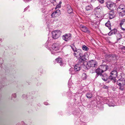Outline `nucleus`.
I'll use <instances>...</instances> for the list:
<instances>
[{"label": "nucleus", "mask_w": 125, "mask_h": 125, "mask_svg": "<svg viewBox=\"0 0 125 125\" xmlns=\"http://www.w3.org/2000/svg\"><path fill=\"white\" fill-rule=\"evenodd\" d=\"M73 54L77 59H79L78 62L79 63H83L86 59L85 55L83 54L82 51L81 50L77 49L73 53Z\"/></svg>", "instance_id": "obj_1"}, {"label": "nucleus", "mask_w": 125, "mask_h": 125, "mask_svg": "<svg viewBox=\"0 0 125 125\" xmlns=\"http://www.w3.org/2000/svg\"><path fill=\"white\" fill-rule=\"evenodd\" d=\"M48 42H47L45 43V46L51 52V53L52 54H54V53L56 52H57V51L59 50L60 45L58 43H56L53 44L52 46V51L50 49V48H49L48 46H46V45H47Z\"/></svg>", "instance_id": "obj_2"}, {"label": "nucleus", "mask_w": 125, "mask_h": 125, "mask_svg": "<svg viewBox=\"0 0 125 125\" xmlns=\"http://www.w3.org/2000/svg\"><path fill=\"white\" fill-rule=\"evenodd\" d=\"M125 76H121V78L117 82V84L119 86V89L123 91L124 90V87L122 85L125 84Z\"/></svg>", "instance_id": "obj_3"}, {"label": "nucleus", "mask_w": 125, "mask_h": 125, "mask_svg": "<svg viewBox=\"0 0 125 125\" xmlns=\"http://www.w3.org/2000/svg\"><path fill=\"white\" fill-rule=\"evenodd\" d=\"M117 75V73L116 70L112 71L110 73V75L109 77V79L112 80L113 83L115 82V78Z\"/></svg>", "instance_id": "obj_4"}, {"label": "nucleus", "mask_w": 125, "mask_h": 125, "mask_svg": "<svg viewBox=\"0 0 125 125\" xmlns=\"http://www.w3.org/2000/svg\"><path fill=\"white\" fill-rule=\"evenodd\" d=\"M97 62L94 60H91L87 62L86 67L87 69H89L91 67H95L97 66Z\"/></svg>", "instance_id": "obj_5"}, {"label": "nucleus", "mask_w": 125, "mask_h": 125, "mask_svg": "<svg viewBox=\"0 0 125 125\" xmlns=\"http://www.w3.org/2000/svg\"><path fill=\"white\" fill-rule=\"evenodd\" d=\"M61 34V31L59 30H56L52 32V38L54 39L58 38Z\"/></svg>", "instance_id": "obj_6"}, {"label": "nucleus", "mask_w": 125, "mask_h": 125, "mask_svg": "<svg viewBox=\"0 0 125 125\" xmlns=\"http://www.w3.org/2000/svg\"><path fill=\"white\" fill-rule=\"evenodd\" d=\"M61 11L59 10H57L53 12L52 14V18H54L58 17L61 14Z\"/></svg>", "instance_id": "obj_7"}, {"label": "nucleus", "mask_w": 125, "mask_h": 125, "mask_svg": "<svg viewBox=\"0 0 125 125\" xmlns=\"http://www.w3.org/2000/svg\"><path fill=\"white\" fill-rule=\"evenodd\" d=\"M71 38V35L70 33L65 34L62 36V39L66 42L69 40Z\"/></svg>", "instance_id": "obj_8"}, {"label": "nucleus", "mask_w": 125, "mask_h": 125, "mask_svg": "<svg viewBox=\"0 0 125 125\" xmlns=\"http://www.w3.org/2000/svg\"><path fill=\"white\" fill-rule=\"evenodd\" d=\"M119 25L122 30L124 31L125 30V19L121 20Z\"/></svg>", "instance_id": "obj_9"}, {"label": "nucleus", "mask_w": 125, "mask_h": 125, "mask_svg": "<svg viewBox=\"0 0 125 125\" xmlns=\"http://www.w3.org/2000/svg\"><path fill=\"white\" fill-rule=\"evenodd\" d=\"M81 29L83 31L86 32L88 33H89L90 32V31L88 30V28L85 26L81 25Z\"/></svg>", "instance_id": "obj_10"}, {"label": "nucleus", "mask_w": 125, "mask_h": 125, "mask_svg": "<svg viewBox=\"0 0 125 125\" xmlns=\"http://www.w3.org/2000/svg\"><path fill=\"white\" fill-rule=\"evenodd\" d=\"M95 72L97 73V75H96V77H97L99 75L101 76L102 73L103 72L100 67L96 70Z\"/></svg>", "instance_id": "obj_11"}, {"label": "nucleus", "mask_w": 125, "mask_h": 125, "mask_svg": "<svg viewBox=\"0 0 125 125\" xmlns=\"http://www.w3.org/2000/svg\"><path fill=\"white\" fill-rule=\"evenodd\" d=\"M117 10L119 11H125V6L123 5H120L117 8Z\"/></svg>", "instance_id": "obj_12"}, {"label": "nucleus", "mask_w": 125, "mask_h": 125, "mask_svg": "<svg viewBox=\"0 0 125 125\" xmlns=\"http://www.w3.org/2000/svg\"><path fill=\"white\" fill-rule=\"evenodd\" d=\"M102 9L101 7L98 6L94 9V11L96 13L100 14V12L101 11Z\"/></svg>", "instance_id": "obj_13"}, {"label": "nucleus", "mask_w": 125, "mask_h": 125, "mask_svg": "<svg viewBox=\"0 0 125 125\" xmlns=\"http://www.w3.org/2000/svg\"><path fill=\"white\" fill-rule=\"evenodd\" d=\"M56 62L59 63L61 66L63 65V64L62 62V58H58L56 59Z\"/></svg>", "instance_id": "obj_14"}, {"label": "nucleus", "mask_w": 125, "mask_h": 125, "mask_svg": "<svg viewBox=\"0 0 125 125\" xmlns=\"http://www.w3.org/2000/svg\"><path fill=\"white\" fill-rule=\"evenodd\" d=\"M117 32V30L115 29L110 31L108 33V35L109 36H110L112 35L115 34H116Z\"/></svg>", "instance_id": "obj_15"}, {"label": "nucleus", "mask_w": 125, "mask_h": 125, "mask_svg": "<svg viewBox=\"0 0 125 125\" xmlns=\"http://www.w3.org/2000/svg\"><path fill=\"white\" fill-rule=\"evenodd\" d=\"M100 68L104 72L106 71L107 69L108 66L106 65H102L100 67Z\"/></svg>", "instance_id": "obj_16"}, {"label": "nucleus", "mask_w": 125, "mask_h": 125, "mask_svg": "<svg viewBox=\"0 0 125 125\" xmlns=\"http://www.w3.org/2000/svg\"><path fill=\"white\" fill-rule=\"evenodd\" d=\"M81 69V67L79 64H76L75 65L74 67V70L75 71H79Z\"/></svg>", "instance_id": "obj_17"}, {"label": "nucleus", "mask_w": 125, "mask_h": 125, "mask_svg": "<svg viewBox=\"0 0 125 125\" xmlns=\"http://www.w3.org/2000/svg\"><path fill=\"white\" fill-rule=\"evenodd\" d=\"M102 78L103 80L104 81H106L108 80V76L106 74H104L103 75H102Z\"/></svg>", "instance_id": "obj_18"}, {"label": "nucleus", "mask_w": 125, "mask_h": 125, "mask_svg": "<svg viewBox=\"0 0 125 125\" xmlns=\"http://www.w3.org/2000/svg\"><path fill=\"white\" fill-rule=\"evenodd\" d=\"M85 10L86 11L91 10L93 9V6L91 5L90 4L85 7Z\"/></svg>", "instance_id": "obj_19"}, {"label": "nucleus", "mask_w": 125, "mask_h": 125, "mask_svg": "<svg viewBox=\"0 0 125 125\" xmlns=\"http://www.w3.org/2000/svg\"><path fill=\"white\" fill-rule=\"evenodd\" d=\"M115 16V14L113 11H111L109 14V17L111 19L113 18Z\"/></svg>", "instance_id": "obj_20"}, {"label": "nucleus", "mask_w": 125, "mask_h": 125, "mask_svg": "<svg viewBox=\"0 0 125 125\" xmlns=\"http://www.w3.org/2000/svg\"><path fill=\"white\" fill-rule=\"evenodd\" d=\"M67 12L69 13H72L73 11V10L71 7L69 5L67 6Z\"/></svg>", "instance_id": "obj_21"}, {"label": "nucleus", "mask_w": 125, "mask_h": 125, "mask_svg": "<svg viewBox=\"0 0 125 125\" xmlns=\"http://www.w3.org/2000/svg\"><path fill=\"white\" fill-rule=\"evenodd\" d=\"M107 57L109 58H116V55L115 54H109L107 55Z\"/></svg>", "instance_id": "obj_22"}, {"label": "nucleus", "mask_w": 125, "mask_h": 125, "mask_svg": "<svg viewBox=\"0 0 125 125\" xmlns=\"http://www.w3.org/2000/svg\"><path fill=\"white\" fill-rule=\"evenodd\" d=\"M116 37H117V41L119 40L120 39L122 38V35L121 34L119 33H118L116 34Z\"/></svg>", "instance_id": "obj_23"}, {"label": "nucleus", "mask_w": 125, "mask_h": 125, "mask_svg": "<svg viewBox=\"0 0 125 125\" xmlns=\"http://www.w3.org/2000/svg\"><path fill=\"white\" fill-rule=\"evenodd\" d=\"M113 4L110 3H108L107 4L106 6L110 10H111L112 9V7L113 6Z\"/></svg>", "instance_id": "obj_24"}, {"label": "nucleus", "mask_w": 125, "mask_h": 125, "mask_svg": "<svg viewBox=\"0 0 125 125\" xmlns=\"http://www.w3.org/2000/svg\"><path fill=\"white\" fill-rule=\"evenodd\" d=\"M105 25L108 27L110 30L111 29V28L110 27L111 25L110 22L109 21H108L106 23H105Z\"/></svg>", "instance_id": "obj_25"}, {"label": "nucleus", "mask_w": 125, "mask_h": 125, "mask_svg": "<svg viewBox=\"0 0 125 125\" xmlns=\"http://www.w3.org/2000/svg\"><path fill=\"white\" fill-rule=\"evenodd\" d=\"M86 95L87 98L89 99H90L92 97V95L91 93H87Z\"/></svg>", "instance_id": "obj_26"}, {"label": "nucleus", "mask_w": 125, "mask_h": 125, "mask_svg": "<svg viewBox=\"0 0 125 125\" xmlns=\"http://www.w3.org/2000/svg\"><path fill=\"white\" fill-rule=\"evenodd\" d=\"M69 71L70 72V73L71 74H73L75 73L74 70H73V68H70Z\"/></svg>", "instance_id": "obj_27"}, {"label": "nucleus", "mask_w": 125, "mask_h": 125, "mask_svg": "<svg viewBox=\"0 0 125 125\" xmlns=\"http://www.w3.org/2000/svg\"><path fill=\"white\" fill-rule=\"evenodd\" d=\"M83 49L85 51H88L89 50L88 48L85 45H83L82 47Z\"/></svg>", "instance_id": "obj_28"}, {"label": "nucleus", "mask_w": 125, "mask_h": 125, "mask_svg": "<svg viewBox=\"0 0 125 125\" xmlns=\"http://www.w3.org/2000/svg\"><path fill=\"white\" fill-rule=\"evenodd\" d=\"M87 76L86 74L85 73H83L82 74V77L83 80H85L87 78Z\"/></svg>", "instance_id": "obj_29"}, {"label": "nucleus", "mask_w": 125, "mask_h": 125, "mask_svg": "<svg viewBox=\"0 0 125 125\" xmlns=\"http://www.w3.org/2000/svg\"><path fill=\"white\" fill-rule=\"evenodd\" d=\"M62 3V2L61 1H60L59 4L57 5L55 8V9H56L57 8H58L61 7V4Z\"/></svg>", "instance_id": "obj_30"}, {"label": "nucleus", "mask_w": 125, "mask_h": 125, "mask_svg": "<svg viewBox=\"0 0 125 125\" xmlns=\"http://www.w3.org/2000/svg\"><path fill=\"white\" fill-rule=\"evenodd\" d=\"M71 47L74 53L75 52V51H76L77 50L76 49L74 46L73 45L72 46H71Z\"/></svg>", "instance_id": "obj_31"}, {"label": "nucleus", "mask_w": 125, "mask_h": 125, "mask_svg": "<svg viewBox=\"0 0 125 125\" xmlns=\"http://www.w3.org/2000/svg\"><path fill=\"white\" fill-rule=\"evenodd\" d=\"M95 18H99L100 17V14L95 13Z\"/></svg>", "instance_id": "obj_32"}, {"label": "nucleus", "mask_w": 125, "mask_h": 125, "mask_svg": "<svg viewBox=\"0 0 125 125\" xmlns=\"http://www.w3.org/2000/svg\"><path fill=\"white\" fill-rule=\"evenodd\" d=\"M120 48L122 51L125 50V46H122L120 47Z\"/></svg>", "instance_id": "obj_33"}, {"label": "nucleus", "mask_w": 125, "mask_h": 125, "mask_svg": "<svg viewBox=\"0 0 125 125\" xmlns=\"http://www.w3.org/2000/svg\"><path fill=\"white\" fill-rule=\"evenodd\" d=\"M16 97V95L15 94H12L11 96V99H12L13 98H15Z\"/></svg>", "instance_id": "obj_34"}, {"label": "nucleus", "mask_w": 125, "mask_h": 125, "mask_svg": "<svg viewBox=\"0 0 125 125\" xmlns=\"http://www.w3.org/2000/svg\"><path fill=\"white\" fill-rule=\"evenodd\" d=\"M3 62L2 59V58H0V65L2 64Z\"/></svg>", "instance_id": "obj_35"}, {"label": "nucleus", "mask_w": 125, "mask_h": 125, "mask_svg": "<svg viewBox=\"0 0 125 125\" xmlns=\"http://www.w3.org/2000/svg\"><path fill=\"white\" fill-rule=\"evenodd\" d=\"M101 4L103 3L104 2V0H98Z\"/></svg>", "instance_id": "obj_36"}, {"label": "nucleus", "mask_w": 125, "mask_h": 125, "mask_svg": "<svg viewBox=\"0 0 125 125\" xmlns=\"http://www.w3.org/2000/svg\"><path fill=\"white\" fill-rule=\"evenodd\" d=\"M109 106H115V105L112 104H111L110 103H109L108 104Z\"/></svg>", "instance_id": "obj_37"}, {"label": "nucleus", "mask_w": 125, "mask_h": 125, "mask_svg": "<svg viewBox=\"0 0 125 125\" xmlns=\"http://www.w3.org/2000/svg\"><path fill=\"white\" fill-rule=\"evenodd\" d=\"M106 82L107 83H109L110 82V81H112V80H111L110 79H109V78H108V80Z\"/></svg>", "instance_id": "obj_38"}, {"label": "nucleus", "mask_w": 125, "mask_h": 125, "mask_svg": "<svg viewBox=\"0 0 125 125\" xmlns=\"http://www.w3.org/2000/svg\"><path fill=\"white\" fill-rule=\"evenodd\" d=\"M22 97L23 98H27L25 94H23L22 95Z\"/></svg>", "instance_id": "obj_39"}, {"label": "nucleus", "mask_w": 125, "mask_h": 125, "mask_svg": "<svg viewBox=\"0 0 125 125\" xmlns=\"http://www.w3.org/2000/svg\"><path fill=\"white\" fill-rule=\"evenodd\" d=\"M44 104L46 105H48V103L47 102H44Z\"/></svg>", "instance_id": "obj_40"}, {"label": "nucleus", "mask_w": 125, "mask_h": 125, "mask_svg": "<svg viewBox=\"0 0 125 125\" xmlns=\"http://www.w3.org/2000/svg\"><path fill=\"white\" fill-rule=\"evenodd\" d=\"M70 82H69L68 83V85L69 87H71V86H72V85H70Z\"/></svg>", "instance_id": "obj_41"}, {"label": "nucleus", "mask_w": 125, "mask_h": 125, "mask_svg": "<svg viewBox=\"0 0 125 125\" xmlns=\"http://www.w3.org/2000/svg\"><path fill=\"white\" fill-rule=\"evenodd\" d=\"M104 88L107 89L108 88V87L107 86H104Z\"/></svg>", "instance_id": "obj_42"}, {"label": "nucleus", "mask_w": 125, "mask_h": 125, "mask_svg": "<svg viewBox=\"0 0 125 125\" xmlns=\"http://www.w3.org/2000/svg\"><path fill=\"white\" fill-rule=\"evenodd\" d=\"M2 39L1 38H0V42H1V41H2Z\"/></svg>", "instance_id": "obj_43"}, {"label": "nucleus", "mask_w": 125, "mask_h": 125, "mask_svg": "<svg viewBox=\"0 0 125 125\" xmlns=\"http://www.w3.org/2000/svg\"><path fill=\"white\" fill-rule=\"evenodd\" d=\"M91 69L90 70V72L92 73H93V72H91Z\"/></svg>", "instance_id": "obj_44"}, {"label": "nucleus", "mask_w": 125, "mask_h": 125, "mask_svg": "<svg viewBox=\"0 0 125 125\" xmlns=\"http://www.w3.org/2000/svg\"><path fill=\"white\" fill-rule=\"evenodd\" d=\"M27 8H25V9H24V10H25L26 9H27Z\"/></svg>", "instance_id": "obj_45"}]
</instances>
